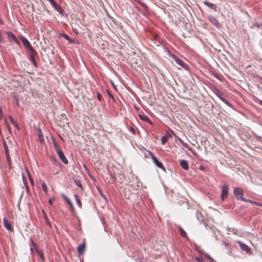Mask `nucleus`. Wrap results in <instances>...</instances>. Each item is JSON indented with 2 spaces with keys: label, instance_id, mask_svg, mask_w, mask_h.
I'll return each mask as SVG.
<instances>
[{
  "label": "nucleus",
  "instance_id": "obj_40",
  "mask_svg": "<svg viewBox=\"0 0 262 262\" xmlns=\"http://www.w3.org/2000/svg\"><path fill=\"white\" fill-rule=\"evenodd\" d=\"M100 194H101V197L102 198H103L105 200H107L106 196L103 193L101 192Z\"/></svg>",
  "mask_w": 262,
  "mask_h": 262
},
{
  "label": "nucleus",
  "instance_id": "obj_6",
  "mask_svg": "<svg viewBox=\"0 0 262 262\" xmlns=\"http://www.w3.org/2000/svg\"><path fill=\"white\" fill-rule=\"evenodd\" d=\"M20 40L22 42L23 45L26 47L29 50L32 49L33 48L29 42V41L28 40V39L25 37L24 36H21L20 37Z\"/></svg>",
  "mask_w": 262,
  "mask_h": 262
},
{
  "label": "nucleus",
  "instance_id": "obj_16",
  "mask_svg": "<svg viewBox=\"0 0 262 262\" xmlns=\"http://www.w3.org/2000/svg\"><path fill=\"white\" fill-rule=\"evenodd\" d=\"M61 196L62 197L63 199H64L68 203V204H69V205L70 206V207L71 208V209L72 210H74V206H73V204L72 203L71 200L69 199V198H68L67 196V195L64 194V193H61Z\"/></svg>",
  "mask_w": 262,
  "mask_h": 262
},
{
  "label": "nucleus",
  "instance_id": "obj_42",
  "mask_svg": "<svg viewBox=\"0 0 262 262\" xmlns=\"http://www.w3.org/2000/svg\"><path fill=\"white\" fill-rule=\"evenodd\" d=\"M72 30H73V32L75 33L76 34H78V32L77 30L76 29L72 28Z\"/></svg>",
  "mask_w": 262,
  "mask_h": 262
},
{
  "label": "nucleus",
  "instance_id": "obj_28",
  "mask_svg": "<svg viewBox=\"0 0 262 262\" xmlns=\"http://www.w3.org/2000/svg\"><path fill=\"white\" fill-rule=\"evenodd\" d=\"M37 253L38 255L39 256V257L41 258V262H43L44 257L42 252L40 250H37Z\"/></svg>",
  "mask_w": 262,
  "mask_h": 262
},
{
  "label": "nucleus",
  "instance_id": "obj_3",
  "mask_svg": "<svg viewBox=\"0 0 262 262\" xmlns=\"http://www.w3.org/2000/svg\"><path fill=\"white\" fill-rule=\"evenodd\" d=\"M30 51V60L32 62L35 68H37L38 65L35 59V57L37 55V53L33 49L29 50Z\"/></svg>",
  "mask_w": 262,
  "mask_h": 262
},
{
  "label": "nucleus",
  "instance_id": "obj_30",
  "mask_svg": "<svg viewBox=\"0 0 262 262\" xmlns=\"http://www.w3.org/2000/svg\"><path fill=\"white\" fill-rule=\"evenodd\" d=\"M41 187H42V188L43 191L45 193L47 192V191H48L47 186L44 182H43L41 183Z\"/></svg>",
  "mask_w": 262,
  "mask_h": 262
},
{
  "label": "nucleus",
  "instance_id": "obj_34",
  "mask_svg": "<svg viewBox=\"0 0 262 262\" xmlns=\"http://www.w3.org/2000/svg\"><path fill=\"white\" fill-rule=\"evenodd\" d=\"M204 255L207 258H208L210 260L211 262H214L213 259L211 256H210V255L208 254L205 253Z\"/></svg>",
  "mask_w": 262,
  "mask_h": 262
},
{
  "label": "nucleus",
  "instance_id": "obj_39",
  "mask_svg": "<svg viewBox=\"0 0 262 262\" xmlns=\"http://www.w3.org/2000/svg\"><path fill=\"white\" fill-rule=\"evenodd\" d=\"M129 130H130L133 134H135V130L133 127H130Z\"/></svg>",
  "mask_w": 262,
  "mask_h": 262
},
{
  "label": "nucleus",
  "instance_id": "obj_48",
  "mask_svg": "<svg viewBox=\"0 0 262 262\" xmlns=\"http://www.w3.org/2000/svg\"><path fill=\"white\" fill-rule=\"evenodd\" d=\"M215 77H216V78H217L218 79H220V77H219V76L218 75H216V76H215Z\"/></svg>",
  "mask_w": 262,
  "mask_h": 262
},
{
  "label": "nucleus",
  "instance_id": "obj_53",
  "mask_svg": "<svg viewBox=\"0 0 262 262\" xmlns=\"http://www.w3.org/2000/svg\"><path fill=\"white\" fill-rule=\"evenodd\" d=\"M188 149L190 151H191V148H189Z\"/></svg>",
  "mask_w": 262,
  "mask_h": 262
},
{
  "label": "nucleus",
  "instance_id": "obj_17",
  "mask_svg": "<svg viewBox=\"0 0 262 262\" xmlns=\"http://www.w3.org/2000/svg\"><path fill=\"white\" fill-rule=\"evenodd\" d=\"M204 4L208 6V7H209V8L213 10L214 11H216L217 10H216V7L215 6V5L213 4H212V3H209V2L207 1H205L204 2Z\"/></svg>",
  "mask_w": 262,
  "mask_h": 262
},
{
  "label": "nucleus",
  "instance_id": "obj_37",
  "mask_svg": "<svg viewBox=\"0 0 262 262\" xmlns=\"http://www.w3.org/2000/svg\"><path fill=\"white\" fill-rule=\"evenodd\" d=\"M30 242L31 243V244L34 247H36V244L35 243H34V242L33 241V240L32 239V238H31L30 239Z\"/></svg>",
  "mask_w": 262,
  "mask_h": 262
},
{
  "label": "nucleus",
  "instance_id": "obj_1",
  "mask_svg": "<svg viewBox=\"0 0 262 262\" xmlns=\"http://www.w3.org/2000/svg\"><path fill=\"white\" fill-rule=\"evenodd\" d=\"M229 186L226 184H224L222 187L221 198L222 201L227 198L228 195Z\"/></svg>",
  "mask_w": 262,
  "mask_h": 262
},
{
  "label": "nucleus",
  "instance_id": "obj_29",
  "mask_svg": "<svg viewBox=\"0 0 262 262\" xmlns=\"http://www.w3.org/2000/svg\"><path fill=\"white\" fill-rule=\"evenodd\" d=\"M241 200L242 201H244V202H248V203H250L252 204H254V203H256V201H252V200H249V199H246L245 198H241Z\"/></svg>",
  "mask_w": 262,
  "mask_h": 262
},
{
  "label": "nucleus",
  "instance_id": "obj_9",
  "mask_svg": "<svg viewBox=\"0 0 262 262\" xmlns=\"http://www.w3.org/2000/svg\"><path fill=\"white\" fill-rule=\"evenodd\" d=\"M3 221L5 228L8 231H12V226L6 217H4Z\"/></svg>",
  "mask_w": 262,
  "mask_h": 262
},
{
  "label": "nucleus",
  "instance_id": "obj_8",
  "mask_svg": "<svg viewBox=\"0 0 262 262\" xmlns=\"http://www.w3.org/2000/svg\"><path fill=\"white\" fill-rule=\"evenodd\" d=\"M3 145H4L5 152L6 158H7V161L8 164H10L11 163V158H10V156L9 155V149H8V147L7 146V143L5 141H4Z\"/></svg>",
  "mask_w": 262,
  "mask_h": 262
},
{
  "label": "nucleus",
  "instance_id": "obj_15",
  "mask_svg": "<svg viewBox=\"0 0 262 262\" xmlns=\"http://www.w3.org/2000/svg\"><path fill=\"white\" fill-rule=\"evenodd\" d=\"M181 166L185 170H188L189 169V165L187 161L185 160H182L180 162Z\"/></svg>",
  "mask_w": 262,
  "mask_h": 262
},
{
  "label": "nucleus",
  "instance_id": "obj_41",
  "mask_svg": "<svg viewBox=\"0 0 262 262\" xmlns=\"http://www.w3.org/2000/svg\"><path fill=\"white\" fill-rule=\"evenodd\" d=\"M111 177L113 179L114 181H115L116 180V177L115 174H113L111 173Z\"/></svg>",
  "mask_w": 262,
  "mask_h": 262
},
{
  "label": "nucleus",
  "instance_id": "obj_5",
  "mask_svg": "<svg viewBox=\"0 0 262 262\" xmlns=\"http://www.w3.org/2000/svg\"><path fill=\"white\" fill-rule=\"evenodd\" d=\"M233 193L237 199L241 200V198H244L243 196L244 194L243 190L241 188H234Z\"/></svg>",
  "mask_w": 262,
  "mask_h": 262
},
{
  "label": "nucleus",
  "instance_id": "obj_22",
  "mask_svg": "<svg viewBox=\"0 0 262 262\" xmlns=\"http://www.w3.org/2000/svg\"><path fill=\"white\" fill-rule=\"evenodd\" d=\"M12 98L15 102L16 105L18 107L19 106V96L17 95L14 94L12 95Z\"/></svg>",
  "mask_w": 262,
  "mask_h": 262
},
{
  "label": "nucleus",
  "instance_id": "obj_18",
  "mask_svg": "<svg viewBox=\"0 0 262 262\" xmlns=\"http://www.w3.org/2000/svg\"><path fill=\"white\" fill-rule=\"evenodd\" d=\"M138 116H139V118H140V120L144 121L145 122H147L150 124H151L149 118L147 116L142 115H140V114H139Z\"/></svg>",
  "mask_w": 262,
  "mask_h": 262
},
{
  "label": "nucleus",
  "instance_id": "obj_4",
  "mask_svg": "<svg viewBox=\"0 0 262 262\" xmlns=\"http://www.w3.org/2000/svg\"><path fill=\"white\" fill-rule=\"evenodd\" d=\"M150 155L151 156V158L154 164L159 168H161L162 170H165V167L162 164L161 162L159 161L157 159V158L155 156V155L150 151H148Z\"/></svg>",
  "mask_w": 262,
  "mask_h": 262
},
{
  "label": "nucleus",
  "instance_id": "obj_20",
  "mask_svg": "<svg viewBox=\"0 0 262 262\" xmlns=\"http://www.w3.org/2000/svg\"><path fill=\"white\" fill-rule=\"evenodd\" d=\"M74 198L75 199L76 204H77V205L78 206V207L80 208H82V203L81 202V201H80L78 195L76 194H75Z\"/></svg>",
  "mask_w": 262,
  "mask_h": 262
},
{
  "label": "nucleus",
  "instance_id": "obj_51",
  "mask_svg": "<svg viewBox=\"0 0 262 262\" xmlns=\"http://www.w3.org/2000/svg\"><path fill=\"white\" fill-rule=\"evenodd\" d=\"M179 141L182 143V141L181 139H179Z\"/></svg>",
  "mask_w": 262,
  "mask_h": 262
},
{
  "label": "nucleus",
  "instance_id": "obj_43",
  "mask_svg": "<svg viewBox=\"0 0 262 262\" xmlns=\"http://www.w3.org/2000/svg\"><path fill=\"white\" fill-rule=\"evenodd\" d=\"M254 205L262 207V204L257 202H256V203H254Z\"/></svg>",
  "mask_w": 262,
  "mask_h": 262
},
{
  "label": "nucleus",
  "instance_id": "obj_47",
  "mask_svg": "<svg viewBox=\"0 0 262 262\" xmlns=\"http://www.w3.org/2000/svg\"><path fill=\"white\" fill-rule=\"evenodd\" d=\"M38 131L39 132V134H41V129L40 128L38 129Z\"/></svg>",
  "mask_w": 262,
  "mask_h": 262
},
{
  "label": "nucleus",
  "instance_id": "obj_35",
  "mask_svg": "<svg viewBox=\"0 0 262 262\" xmlns=\"http://www.w3.org/2000/svg\"><path fill=\"white\" fill-rule=\"evenodd\" d=\"M23 182H24V184H25V186H26V189H27V190H28V189H29V187H28V185H27V180H26V179H25V178H24V176H23Z\"/></svg>",
  "mask_w": 262,
  "mask_h": 262
},
{
  "label": "nucleus",
  "instance_id": "obj_11",
  "mask_svg": "<svg viewBox=\"0 0 262 262\" xmlns=\"http://www.w3.org/2000/svg\"><path fill=\"white\" fill-rule=\"evenodd\" d=\"M52 6L54 8L55 10H56L58 12L62 14V12L63 11L61 7L58 5L54 0H49Z\"/></svg>",
  "mask_w": 262,
  "mask_h": 262
},
{
  "label": "nucleus",
  "instance_id": "obj_23",
  "mask_svg": "<svg viewBox=\"0 0 262 262\" xmlns=\"http://www.w3.org/2000/svg\"><path fill=\"white\" fill-rule=\"evenodd\" d=\"M219 99L222 100L224 103H225L228 106H230L231 105V103L225 98H224L222 96H218Z\"/></svg>",
  "mask_w": 262,
  "mask_h": 262
},
{
  "label": "nucleus",
  "instance_id": "obj_24",
  "mask_svg": "<svg viewBox=\"0 0 262 262\" xmlns=\"http://www.w3.org/2000/svg\"><path fill=\"white\" fill-rule=\"evenodd\" d=\"M168 138H169V137H168V135H164L163 136H162L161 140V144L162 145H164L165 144V143L167 142V141L168 140Z\"/></svg>",
  "mask_w": 262,
  "mask_h": 262
},
{
  "label": "nucleus",
  "instance_id": "obj_26",
  "mask_svg": "<svg viewBox=\"0 0 262 262\" xmlns=\"http://www.w3.org/2000/svg\"><path fill=\"white\" fill-rule=\"evenodd\" d=\"M179 229L181 234V235L183 237H187V234L186 232L183 229V228L181 227H179Z\"/></svg>",
  "mask_w": 262,
  "mask_h": 262
},
{
  "label": "nucleus",
  "instance_id": "obj_46",
  "mask_svg": "<svg viewBox=\"0 0 262 262\" xmlns=\"http://www.w3.org/2000/svg\"><path fill=\"white\" fill-rule=\"evenodd\" d=\"M258 103L262 106V100H259Z\"/></svg>",
  "mask_w": 262,
  "mask_h": 262
},
{
  "label": "nucleus",
  "instance_id": "obj_14",
  "mask_svg": "<svg viewBox=\"0 0 262 262\" xmlns=\"http://www.w3.org/2000/svg\"><path fill=\"white\" fill-rule=\"evenodd\" d=\"M251 27L252 28H254V27H256L259 29H260L261 30V34H262V24L259 23L256 21H254L252 22L251 23Z\"/></svg>",
  "mask_w": 262,
  "mask_h": 262
},
{
  "label": "nucleus",
  "instance_id": "obj_27",
  "mask_svg": "<svg viewBox=\"0 0 262 262\" xmlns=\"http://www.w3.org/2000/svg\"><path fill=\"white\" fill-rule=\"evenodd\" d=\"M74 182L77 186L79 187L80 189H83V187L79 180L74 179Z\"/></svg>",
  "mask_w": 262,
  "mask_h": 262
},
{
  "label": "nucleus",
  "instance_id": "obj_25",
  "mask_svg": "<svg viewBox=\"0 0 262 262\" xmlns=\"http://www.w3.org/2000/svg\"><path fill=\"white\" fill-rule=\"evenodd\" d=\"M9 118L11 122L13 125L16 127L17 129H19V126L17 124V123L13 119V118L10 116H9Z\"/></svg>",
  "mask_w": 262,
  "mask_h": 262
},
{
  "label": "nucleus",
  "instance_id": "obj_33",
  "mask_svg": "<svg viewBox=\"0 0 262 262\" xmlns=\"http://www.w3.org/2000/svg\"><path fill=\"white\" fill-rule=\"evenodd\" d=\"M97 97L99 101H101L103 99V97L100 93H97Z\"/></svg>",
  "mask_w": 262,
  "mask_h": 262
},
{
  "label": "nucleus",
  "instance_id": "obj_13",
  "mask_svg": "<svg viewBox=\"0 0 262 262\" xmlns=\"http://www.w3.org/2000/svg\"><path fill=\"white\" fill-rule=\"evenodd\" d=\"M61 36L63 37V38H64L66 39H67V40H68L71 43H75V44H77V43H78V41L77 40H76L75 39H72L71 38H70L68 35L66 34H63L62 33L61 35Z\"/></svg>",
  "mask_w": 262,
  "mask_h": 262
},
{
  "label": "nucleus",
  "instance_id": "obj_44",
  "mask_svg": "<svg viewBox=\"0 0 262 262\" xmlns=\"http://www.w3.org/2000/svg\"><path fill=\"white\" fill-rule=\"evenodd\" d=\"M221 93L220 91L219 90H217V92L216 93V95L218 97V96H221L220 95V93Z\"/></svg>",
  "mask_w": 262,
  "mask_h": 262
},
{
  "label": "nucleus",
  "instance_id": "obj_10",
  "mask_svg": "<svg viewBox=\"0 0 262 262\" xmlns=\"http://www.w3.org/2000/svg\"><path fill=\"white\" fill-rule=\"evenodd\" d=\"M56 153L57 154L59 158H60V159L61 160V161L65 164H67L68 163V160H67V159L66 158V157L64 156L62 150H60L59 151H57L56 152Z\"/></svg>",
  "mask_w": 262,
  "mask_h": 262
},
{
  "label": "nucleus",
  "instance_id": "obj_7",
  "mask_svg": "<svg viewBox=\"0 0 262 262\" xmlns=\"http://www.w3.org/2000/svg\"><path fill=\"white\" fill-rule=\"evenodd\" d=\"M237 243L238 244L239 247L243 251L248 253H252L251 249L247 245L239 241L237 242Z\"/></svg>",
  "mask_w": 262,
  "mask_h": 262
},
{
  "label": "nucleus",
  "instance_id": "obj_32",
  "mask_svg": "<svg viewBox=\"0 0 262 262\" xmlns=\"http://www.w3.org/2000/svg\"><path fill=\"white\" fill-rule=\"evenodd\" d=\"M27 172H28V176L30 182L31 184L32 185H34V181H33V178L31 177L30 173L29 172V171L28 170H27Z\"/></svg>",
  "mask_w": 262,
  "mask_h": 262
},
{
  "label": "nucleus",
  "instance_id": "obj_50",
  "mask_svg": "<svg viewBox=\"0 0 262 262\" xmlns=\"http://www.w3.org/2000/svg\"><path fill=\"white\" fill-rule=\"evenodd\" d=\"M3 23V21L2 20H0V24H2Z\"/></svg>",
  "mask_w": 262,
  "mask_h": 262
},
{
  "label": "nucleus",
  "instance_id": "obj_45",
  "mask_svg": "<svg viewBox=\"0 0 262 262\" xmlns=\"http://www.w3.org/2000/svg\"><path fill=\"white\" fill-rule=\"evenodd\" d=\"M49 203H50V204L52 205V200L51 199H49Z\"/></svg>",
  "mask_w": 262,
  "mask_h": 262
},
{
  "label": "nucleus",
  "instance_id": "obj_2",
  "mask_svg": "<svg viewBox=\"0 0 262 262\" xmlns=\"http://www.w3.org/2000/svg\"><path fill=\"white\" fill-rule=\"evenodd\" d=\"M172 57L175 62L180 67L183 68L184 69L188 70L189 69L188 66L181 59L179 58L174 55H172Z\"/></svg>",
  "mask_w": 262,
  "mask_h": 262
},
{
  "label": "nucleus",
  "instance_id": "obj_52",
  "mask_svg": "<svg viewBox=\"0 0 262 262\" xmlns=\"http://www.w3.org/2000/svg\"><path fill=\"white\" fill-rule=\"evenodd\" d=\"M1 112H2V108H1V107H0V113H1Z\"/></svg>",
  "mask_w": 262,
  "mask_h": 262
},
{
  "label": "nucleus",
  "instance_id": "obj_21",
  "mask_svg": "<svg viewBox=\"0 0 262 262\" xmlns=\"http://www.w3.org/2000/svg\"><path fill=\"white\" fill-rule=\"evenodd\" d=\"M6 34H7L8 38L10 39H12V40H14L16 38L15 35L11 32H10V31L7 32Z\"/></svg>",
  "mask_w": 262,
  "mask_h": 262
},
{
  "label": "nucleus",
  "instance_id": "obj_54",
  "mask_svg": "<svg viewBox=\"0 0 262 262\" xmlns=\"http://www.w3.org/2000/svg\"><path fill=\"white\" fill-rule=\"evenodd\" d=\"M261 211H262V209H261Z\"/></svg>",
  "mask_w": 262,
  "mask_h": 262
},
{
  "label": "nucleus",
  "instance_id": "obj_49",
  "mask_svg": "<svg viewBox=\"0 0 262 262\" xmlns=\"http://www.w3.org/2000/svg\"><path fill=\"white\" fill-rule=\"evenodd\" d=\"M143 7H146V5L145 4H141Z\"/></svg>",
  "mask_w": 262,
  "mask_h": 262
},
{
  "label": "nucleus",
  "instance_id": "obj_38",
  "mask_svg": "<svg viewBox=\"0 0 262 262\" xmlns=\"http://www.w3.org/2000/svg\"><path fill=\"white\" fill-rule=\"evenodd\" d=\"M13 41L17 45H20V41L17 38H16Z\"/></svg>",
  "mask_w": 262,
  "mask_h": 262
},
{
  "label": "nucleus",
  "instance_id": "obj_19",
  "mask_svg": "<svg viewBox=\"0 0 262 262\" xmlns=\"http://www.w3.org/2000/svg\"><path fill=\"white\" fill-rule=\"evenodd\" d=\"M84 249H85L84 244H80V245H79L77 248V251H78V253L82 254L84 252Z\"/></svg>",
  "mask_w": 262,
  "mask_h": 262
},
{
  "label": "nucleus",
  "instance_id": "obj_36",
  "mask_svg": "<svg viewBox=\"0 0 262 262\" xmlns=\"http://www.w3.org/2000/svg\"><path fill=\"white\" fill-rule=\"evenodd\" d=\"M38 136L40 141H43V136L41 134H38Z\"/></svg>",
  "mask_w": 262,
  "mask_h": 262
},
{
  "label": "nucleus",
  "instance_id": "obj_31",
  "mask_svg": "<svg viewBox=\"0 0 262 262\" xmlns=\"http://www.w3.org/2000/svg\"><path fill=\"white\" fill-rule=\"evenodd\" d=\"M53 145H54V147L55 148L56 152L61 149L60 148V147H59V146L57 144L56 142H53Z\"/></svg>",
  "mask_w": 262,
  "mask_h": 262
},
{
  "label": "nucleus",
  "instance_id": "obj_12",
  "mask_svg": "<svg viewBox=\"0 0 262 262\" xmlns=\"http://www.w3.org/2000/svg\"><path fill=\"white\" fill-rule=\"evenodd\" d=\"M208 19L209 21L215 27L219 28L220 27V23L217 19L213 16H209Z\"/></svg>",
  "mask_w": 262,
  "mask_h": 262
}]
</instances>
